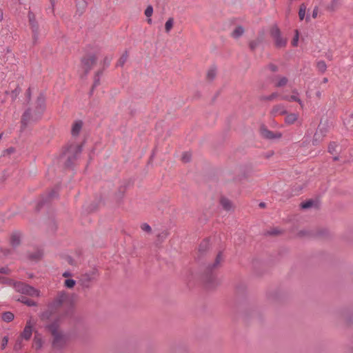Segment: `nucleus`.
<instances>
[{
    "instance_id": "nucleus-32",
    "label": "nucleus",
    "mask_w": 353,
    "mask_h": 353,
    "mask_svg": "<svg viewBox=\"0 0 353 353\" xmlns=\"http://www.w3.org/2000/svg\"><path fill=\"white\" fill-rule=\"evenodd\" d=\"M313 205V202L312 201H307L306 202L301 203V208L303 209H307L310 208Z\"/></svg>"
},
{
    "instance_id": "nucleus-30",
    "label": "nucleus",
    "mask_w": 353,
    "mask_h": 353,
    "mask_svg": "<svg viewBox=\"0 0 353 353\" xmlns=\"http://www.w3.org/2000/svg\"><path fill=\"white\" fill-rule=\"evenodd\" d=\"M153 13V8L151 6H149L147 7V8L145 10V14L146 17H150L152 15Z\"/></svg>"
},
{
    "instance_id": "nucleus-38",
    "label": "nucleus",
    "mask_w": 353,
    "mask_h": 353,
    "mask_svg": "<svg viewBox=\"0 0 353 353\" xmlns=\"http://www.w3.org/2000/svg\"><path fill=\"white\" fill-rule=\"evenodd\" d=\"M77 6L84 8L85 6V2L84 0H77Z\"/></svg>"
},
{
    "instance_id": "nucleus-49",
    "label": "nucleus",
    "mask_w": 353,
    "mask_h": 353,
    "mask_svg": "<svg viewBox=\"0 0 353 353\" xmlns=\"http://www.w3.org/2000/svg\"><path fill=\"white\" fill-rule=\"evenodd\" d=\"M272 71H275V70H276V68H275L274 66H272Z\"/></svg>"
},
{
    "instance_id": "nucleus-8",
    "label": "nucleus",
    "mask_w": 353,
    "mask_h": 353,
    "mask_svg": "<svg viewBox=\"0 0 353 353\" xmlns=\"http://www.w3.org/2000/svg\"><path fill=\"white\" fill-rule=\"evenodd\" d=\"M261 134L263 138L268 139H280L282 137V134L279 132H274L272 131L269 130L268 128L265 127H261Z\"/></svg>"
},
{
    "instance_id": "nucleus-34",
    "label": "nucleus",
    "mask_w": 353,
    "mask_h": 353,
    "mask_svg": "<svg viewBox=\"0 0 353 353\" xmlns=\"http://www.w3.org/2000/svg\"><path fill=\"white\" fill-rule=\"evenodd\" d=\"M298 39H299V33H298V31L296 30V35H295L294 38L293 39V40L292 41V44L294 46H296L297 45Z\"/></svg>"
},
{
    "instance_id": "nucleus-6",
    "label": "nucleus",
    "mask_w": 353,
    "mask_h": 353,
    "mask_svg": "<svg viewBox=\"0 0 353 353\" xmlns=\"http://www.w3.org/2000/svg\"><path fill=\"white\" fill-rule=\"evenodd\" d=\"M96 63V58L94 56H87L81 60V67L87 73L91 70Z\"/></svg>"
},
{
    "instance_id": "nucleus-48",
    "label": "nucleus",
    "mask_w": 353,
    "mask_h": 353,
    "mask_svg": "<svg viewBox=\"0 0 353 353\" xmlns=\"http://www.w3.org/2000/svg\"><path fill=\"white\" fill-rule=\"evenodd\" d=\"M148 23H152V19H148Z\"/></svg>"
},
{
    "instance_id": "nucleus-42",
    "label": "nucleus",
    "mask_w": 353,
    "mask_h": 353,
    "mask_svg": "<svg viewBox=\"0 0 353 353\" xmlns=\"http://www.w3.org/2000/svg\"><path fill=\"white\" fill-rule=\"evenodd\" d=\"M277 97V94H276V93H273V94H271V95L268 98V99H269V100H272V99H274L275 97Z\"/></svg>"
},
{
    "instance_id": "nucleus-11",
    "label": "nucleus",
    "mask_w": 353,
    "mask_h": 353,
    "mask_svg": "<svg viewBox=\"0 0 353 353\" xmlns=\"http://www.w3.org/2000/svg\"><path fill=\"white\" fill-rule=\"evenodd\" d=\"M28 17H29L30 24V26H31V28H32V30L33 32V39L34 40H37V31H38V28H39L38 26L34 21V14L32 13H29Z\"/></svg>"
},
{
    "instance_id": "nucleus-47",
    "label": "nucleus",
    "mask_w": 353,
    "mask_h": 353,
    "mask_svg": "<svg viewBox=\"0 0 353 353\" xmlns=\"http://www.w3.org/2000/svg\"><path fill=\"white\" fill-rule=\"evenodd\" d=\"M1 284H2V283H3L5 282V279H4V278L1 277Z\"/></svg>"
},
{
    "instance_id": "nucleus-4",
    "label": "nucleus",
    "mask_w": 353,
    "mask_h": 353,
    "mask_svg": "<svg viewBox=\"0 0 353 353\" xmlns=\"http://www.w3.org/2000/svg\"><path fill=\"white\" fill-rule=\"evenodd\" d=\"M34 325V322L32 320H29L24 327L23 331L21 334L18 341H17L14 348H20L21 347V341L23 339L25 340H29L32 334V327Z\"/></svg>"
},
{
    "instance_id": "nucleus-7",
    "label": "nucleus",
    "mask_w": 353,
    "mask_h": 353,
    "mask_svg": "<svg viewBox=\"0 0 353 353\" xmlns=\"http://www.w3.org/2000/svg\"><path fill=\"white\" fill-rule=\"evenodd\" d=\"M69 303L70 296L67 293L64 292H61L59 293L54 301V305L55 307H59L63 305H68Z\"/></svg>"
},
{
    "instance_id": "nucleus-36",
    "label": "nucleus",
    "mask_w": 353,
    "mask_h": 353,
    "mask_svg": "<svg viewBox=\"0 0 353 353\" xmlns=\"http://www.w3.org/2000/svg\"><path fill=\"white\" fill-rule=\"evenodd\" d=\"M215 76V71L214 70H210L208 72V78L212 79Z\"/></svg>"
},
{
    "instance_id": "nucleus-23",
    "label": "nucleus",
    "mask_w": 353,
    "mask_h": 353,
    "mask_svg": "<svg viewBox=\"0 0 353 353\" xmlns=\"http://www.w3.org/2000/svg\"><path fill=\"white\" fill-rule=\"evenodd\" d=\"M274 41L276 46L279 48L284 47L286 44V40L281 38V36L279 37L275 38Z\"/></svg>"
},
{
    "instance_id": "nucleus-26",
    "label": "nucleus",
    "mask_w": 353,
    "mask_h": 353,
    "mask_svg": "<svg viewBox=\"0 0 353 353\" xmlns=\"http://www.w3.org/2000/svg\"><path fill=\"white\" fill-rule=\"evenodd\" d=\"M75 283H76L75 281L73 279H66L64 281L65 287L70 288V289L74 288V286L75 285Z\"/></svg>"
},
{
    "instance_id": "nucleus-13",
    "label": "nucleus",
    "mask_w": 353,
    "mask_h": 353,
    "mask_svg": "<svg viewBox=\"0 0 353 353\" xmlns=\"http://www.w3.org/2000/svg\"><path fill=\"white\" fill-rule=\"evenodd\" d=\"M21 235L19 232H13L11 234L10 238V244L14 247L17 246L18 245H19V243L21 242Z\"/></svg>"
},
{
    "instance_id": "nucleus-46",
    "label": "nucleus",
    "mask_w": 353,
    "mask_h": 353,
    "mask_svg": "<svg viewBox=\"0 0 353 353\" xmlns=\"http://www.w3.org/2000/svg\"><path fill=\"white\" fill-rule=\"evenodd\" d=\"M323 82L324 83H327V78H324V79H323Z\"/></svg>"
},
{
    "instance_id": "nucleus-18",
    "label": "nucleus",
    "mask_w": 353,
    "mask_h": 353,
    "mask_svg": "<svg viewBox=\"0 0 353 353\" xmlns=\"http://www.w3.org/2000/svg\"><path fill=\"white\" fill-rule=\"evenodd\" d=\"M221 204L225 210H230L232 208L231 201L226 198H222L221 199Z\"/></svg>"
},
{
    "instance_id": "nucleus-31",
    "label": "nucleus",
    "mask_w": 353,
    "mask_h": 353,
    "mask_svg": "<svg viewBox=\"0 0 353 353\" xmlns=\"http://www.w3.org/2000/svg\"><path fill=\"white\" fill-rule=\"evenodd\" d=\"M21 302L24 303L25 304L30 305V306L34 305V302L33 301L30 300V299H27L26 297H22Z\"/></svg>"
},
{
    "instance_id": "nucleus-25",
    "label": "nucleus",
    "mask_w": 353,
    "mask_h": 353,
    "mask_svg": "<svg viewBox=\"0 0 353 353\" xmlns=\"http://www.w3.org/2000/svg\"><path fill=\"white\" fill-rule=\"evenodd\" d=\"M271 35L274 38V39L281 36L280 30L278 28V27L274 26L272 28Z\"/></svg>"
},
{
    "instance_id": "nucleus-39",
    "label": "nucleus",
    "mask_w": 353,
    "mask_h": 353,
    "mask_svg": "<svg viewBox=\"0 0 353 353\" xmlns=\"http://www.w3.org/2000/svg\"><path fill=\"white\" fill-rule=\"evenodd\" d=\"M14 148H10V149L3 152V155L10 154L14 152Z\"/></svg>"
},
{
    "instance_id": "nucleus-50",
    "label": "nucleus",
    "mask_w": 353,
    "mask_h": 353,
    "mask_svg": "<svg viewBox=\"0 0 353 353\" xmlns=\"http://www.w3.org/2000/svg\"><path fill=\"white\" fill-rule=\"evenodd\" d=\"M94 272H92V276L91 278L88 279H89V280H92V278H94Z\"/></svg>"
},
{
    "instance_id": "nucleus-28",
    "label": "nucleus",
    "mask_w": 353,
    "mask_h": 353,
    "mask_svg": "<svg viewBox=\"0 0 353 353\" xmlns=\"http://www.w3.org/2000/svg\"><path fill=\"white\" fill-rule=\"evenodd\" d=\"M190 159H191V154L188 152H185L181 156V160L184 163H187V162L190 161Z\"/></svg>"
},
{
    "instance_id": "nucleus-3",
    "label": "nucleus",
    "mask_w": 353,
    "mask_h": 353,
    "mask_svg": "<svg viewBox=\"0 0 353 353\" xmlns=\"http://www.w3.org/2000/svg\"><path fill=\"white\" fill-rule=\"evenodd\" d=\"M14 289L16 291L21 292L22 294H26L32 296H39V292L32 288L31 286H29L23 283L17 282L14 283Z\"/></svg>"
},
{
    "instance_id": "nucleus-33",
    "label": "nucleus",
    "mask_w": 353,
    "mask_h": 353,
    "mask_svg": "<svg viewBox=\"0 0 353 353\" xmlns=\"http://www.w3.org/2000/svg\"><path fill=\"white\" fill-rule=\"evenodd\" d=\"M141 228L142 229V230H143L145 232H151V227L147 223L142 224L141 226Z\"/></svg>"
},
{
    "instance_id": "nucleus-14",
    "label": "nucleus",
    "mask_w": 353,
    "mask_h": 353,
    "mask_svg": "<svg viewBox=\"0 0 353 353\" xmlns=\"http://www.w3.org/2000/svg\"><path fill=\"white\" fill-rule=\"evenodd\" d=\"M286 116L285 117V123L287 125H292L294 124L299 118V114L296 113H288L285 114Z\"/></svg>"
},
{
    "instance_id": "nucleus-16",
    "label": "nucleus",
    "mask_w": 353,
    "mask_h": 353,
    "mask_svg": "<svg viewBox=\"0 0 353 353\" xmlns=\"http://www.w3.org/2000/svg\"><path fill=\"white\" fill-rule=\"evenodd\" d=\"M43 345V340L41 336L36 334L33 340V347L36 350L40 349Z\"/></svg>"
},
{
    "instance_id": "nucleus-51",
    "label": "nucleus",
    "mask_w": 353,
    "mask_h": 353,
    "mask_svg": "<svg viewBox=\"0 0 353 353\" xmlns=\"http://www.w3.org/2000/svg\"><path fill=\"white\" fill-rule=\"evenodd\" d=\"M5 272L3 270V269L1 268V273L3 274Z\"/></svg>"
},
{
    "instance_id": "nucleus-29",
    "label": "nucleus",
    "mask_w": 353,
    "mask_h": 353,
    "mask_svg": "<svg viewBox=\"0 0 353 353\" xmlns=\"http://www.w3.org/2000/svg\"><path fill=\"white\" fill-rule=\"evenodd\" d=\"M222 261H223L222 254L219 253L218 255L216 256L214 266V267L217 266L218 265H219L221 263Z\"/></svg>"
},
{
    "instance_id": "nucleus-43",
    "label": "nucleus",
    "mask_w": 353,
    "mask_h": 353,
    "mask_svg": "<svg viewBox=\"0 0 353 353\" xmlns=\"http://www.w3.org/2000/svg\"><path fill=\"white\" fill-rule=\"evenodd\" d=\"M17 88H15L14 91L12 92V99L17 96Z\"/></svg>"
},
{
    "instance_id": "nucleus-53",
    "label": "nucleus",
    "mask_w": 353,
    "mask_h": 353,
    "mask_svg": "<svg viewBox=\"0 0 353 353\" xmlns=\"http://www.w3.org/2000/svg\"><path fill=\"white\" fill-rule=\"evenodd\" d=\"M352 117H353V114H352Z\"/></svg>"
},
{
    "instance_id": "nucleus-35",
    "label": "nucleus",
    "mask_w": 353,
    "mask_h": 353,
    "mask_svg": "<svg viewBox=\"0 0 353 353\" xmlns=\"http://www.w3.org/2000/svg\"><path fill=\"white\" fill-rule=\"evenodd\" d=\"M336 147V145L334 143H330L328 147L329 152L332 154L335 151Z\"/></svg>"
},
{
    "instance_id": "nucleus-40",
    "label": "nucleus",
    "mask_w": 353,
    "mask_h": 353,
    "mask_svg": "<svg viewBox=\"0 0 353 353\" xmlns=\"http://www.w3.org/2000/svg\"><path fill=\"white\" fill-rule=\"evenodd\" d=\"M8 343V338L7 337H4L3 339V340H1V349L3 348V346H5Z\"/></svg>"
},
{
    "instance_id": "nucleus-19",
    "label": "nucleus",
    "mask_w": 353,
    "mask_h": 353,
    "mask_svg": "<svg viewBox=\"0 0 353 353\" xmlns=\"http://www.w3.org/2000/svg\"><path fill=\"white\" fill-rule=\"evenodd\" d=\"M244 32V29L241 26L236 27L232 32V37L237 39L240 37Z\"/></svg>"
},
{
    "instance_id": "nucleus-1",
    "label": "nucleus",
    "mask_w": 353,
    "mask_h": 353,
    "mask_svg": "<svg viewBox=\"0 0 353 353\" xmlns=\"http://www.w3.org/2000/svg\"><path fill=\"white\" fill-rule=\"evenodd\" d=\"M41 320L46 323L52 336V348L54 351L63 350L67 345L68 337L59 330L57 316L50 311H46L41 316Z\"/></svg>"
},
{
    "instance_id": "nucleus-20",
    "label": "nucleus",
    "mask_w": 353,
    "mask_h": 353,
    "mask_svg": "<svg viewBox=\"0 0 353 353\" xmlns=\"http://www.w3.org/2000/svg\"><path fill=\"white\" fill-rule=\"evenodd\" d=\"M1 319L6 322H10L14 319V314L10 312H4L1 314Z\"/></svg>"
},
{
    "instance_id": "nucleus-17",
    "label": "nucleus",
    "mask_w": 353,
    "mask_h": 353,
    "mask_svg": "<svg viewBox=\"0 0 353 353\" xmlns=\"http://www.w3.org/2000/svg\"><path fill=\"white\" fill-rule=\"evenodd\" d=\"M288 83V79L284 77H279L274 80V85L276 87L285 86Z\"/></svg>"
},
{
    "instance_id": "nucleus-41",
    "label": "nucleus",
    "mask_w": 353,
    "mask_h": 353,
    "mask_svg": "<svg viewBox=\"0 0 353 353\" xmlns=\"http://www.w3.org/2000/svg\"><path fill=\"white\" fill-rule=\"evenodd\" d=\"M13 59L14 54L11 52H9V55L8 56L6 61H8L9 59L12 60Z\"/></svg>"
},
{
    "instance_id": "nucleus-15",
    "label": "nucleus",
    "mask_w": 353,
    "mask_h": 353,
    "mask_svg": "<svg viewBox=\"0 0 353 353\" xmlns=\"http://www.w3.org/2000/svg\"><path fill=\"white\" fill-rule=\"evenodd\" d=\"M82 125H83V123L81 121H77L74 122V123L72 125V130H71L72 136L75 137L79 134V132L81 130Z\"/></svg>"
},
{
    "instance_id": "nucleus-44",
    "label": "nucleus",
    "mask_w": 353,
    "mask_h": 353,
    "mask_svg": "<svg viewBox=\"0 0 353 353\" xmlns=\"http://www.w3.org/2000/svg\"><path fill=\"white\" fill-rule=\"evenodd\" d=\"M70 275V274L69 272H64V273L63 274V276L64 277H68V276H69Z\"/></svg>"
},
{
    "instance_id": "nucleus-45",
    "label": "nucleus",
    "mask_w": 353,
    "mask_h": 353,
    "mask_svg": "<svg viewBox=\"0 0 353 353\" xmlns=\"http://www.w3.org/2000/svg\"><path fill=\"white\" fill-rule=\"evenodd\" d=\"M26 94H27L28 97H30V88L27 90Z\"/></svg>"
},
{
    "instance_id": "nucleus-2",
    "label": "nucleus",
    "mask_w": 353,
    "mask_h": 353,
    "mask_svg": "<svg viewBox=\"0 0 353 353\" xmlns=\"http://www.w3.org/2000/svg\"><path fill=\"white\" fill-rule=\"evenodd\" d=\"M45 98L42 94H40L37 99L34 110H29L26 111L21 119L22 128H24L31 118L34 119H38L45 110Z\"/></svg>"
},
{
    "instance_id": "nucleus-12",
    "label": "nucleus",
    "mask_w": 353,
    "mask_h": 353,
    "mask_svg": "<svg viewBox=\"0 0 353 353\" xmlns=\"http://www.w3.org/2000/svg\"><path fill=\"white\" fill-rule=\"evenodd\" d=\"M325 132L326 131L319 126L314 135L312 141L313 144L316 145L319 141H321L325 136Z\"/></svg>"
},
{
    "instance_id": "nucleus-5",
    "label": "nucleus",
    "mask_w": 353,
    "mask_h": 353,
    "mask_svg": "<svg viewBox=\"0 0 353 353\" xmlns=\"http://www.w3.org/2000/svg\"><path fill=\"white\" fill-rule=\"evenodd\" d=\"M321 5L327 12L334 13L341 8V0H321Z\"/></svg>"
},
{
    "instance_id": "nucleus-24",
    "label": "nucleus",
    "mask_w": 353,
    "mask_h": 353,
    "mask_svg": "<svg viewBox=\"0 0 353 353\" xmlns=\"http://www.w3.org/2000/svg\"><path fill=\"white\" fill-rule=\"evenodd\" d=\"M174 24V19L172 18H170L165 24V30L167 32H169L170 30L172 28Z\"/></svg>"
},
{
    "instance_id": "nucleus-37",
    "label": "nucleus",
    "mask_w": 353,
    "mask_h": 353,
    "mask_svg": "<svg viewBox=\"0 0 353 353\" xmlns=\"http://www.w3.org/2000/svg\"><path fill=\"white\" fill-rule=\"evenodd\" d=\"M319 14V8L315 7L312 11V16L314 19L316 18Z\"/></svg>"
},
{
    "instance_id": "nucleus-21",
    "label": "nucleus",
    "mask_w": 353,
    "mask_h": 353,
    "mask_svg": "<svg viewBox=\"0 0 353 353\" xmlns=\"http://www.w3.org/2000/svg\"><path fill=\"white\" fill-rule=\"evenodd\" d=\"M306 9H307V7L305 3H302L299 7V17L300 20H301V21L303 20V19L305 18Z\"/></svg>"
},
{
    "instance_id": "nucleus-52",
    "label": "nucleus",
    "mask_w": 353,
    "mask_h": 353,
    "mask_svg": "<svg viewBox=\"0 0 353 353\" xmlns=\"http://www.w3.org/2000/svg\"><path fill=\"white\" fill-rule=\"evenodd\" d=\"M64 155H65V156H67L68 157H69V156L68 155V154H67V153H65V154H64Z\"/></svg>"
},
{
    "instance_id": "nucleus-27",
    "label": "nucleus",
    "mask_w": 353,
    "mask_h": 353,
    "mask_svg": "<svg viewBox=\"0 0 353 353\" xmlns=\"http://www.w3.org/2000/svg\"><path fill=\"white\" fill-rule=\"evenodd\" d=\"M317 68L319 71L323 72L325 71L327 65L324 61H321L317 63Z\"/></svg>"
},
{
    "instance_id": "nucleus-22",
    "label": "nucleus",
    "mask_w": 353,
    "mask_h": 353,
    "mask_svg": "<svg viewBox=\"0 0 353 353\" xmlns=\"http://www.w3.org/2000/svg\"><path fill=\"white\" fill-rule=\"evenodd\" d=\"M128 59V54L127 51H125L122 54V55L118 60L117 65L119 66H123L125 64V63L127 61Z\"/></svg>"
},
{
    "instance_id": "nucleus-9",
    "label": "nucleus",
    "mask_w": 353,
    "mask_h": 353,
    "mask_svg": "<svg viewBox=\"0 0 353 353\" xmlns=\"http://www.w3.org/2000/svg\"><path fill=\"white\" fill-rule=\"evenodd\" d=\"M285 114H287L286 108L283 104H277L274 105L270 111L271 116L274 117Z\"/></svg>"
},
{
    "instance_id": "nucleus-10",
    "label": "nucleus",
    "mask_w": 353,
    "mask_h": 353,
    "mask_svg": "<svg viewBox=\"0 0 353 353\" xmlns=\"http://www.w3.org/2000/svg\"><path fill=\"white\" fill-rule=\"evenodd\" d=\"M282 99L288 101H296L299 103L301 109H303L304 108V103L300 99L299 93L296 92H293L290 96H284Z\"/></svg>"
}]
</instances>
